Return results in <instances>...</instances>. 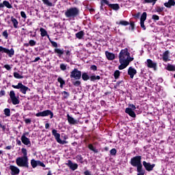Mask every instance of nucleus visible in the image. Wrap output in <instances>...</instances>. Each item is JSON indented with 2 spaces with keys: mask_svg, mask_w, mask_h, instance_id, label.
Returning a JSON list of instances; mask_svg holds the SVG:
<instances>
[{
  "mask_svg": "<svg viewBox=\"0 0 175 175\" xmlns=\"http://www.w3.org/2000/svg\"><path fill=\"white\" fill-rule=\"evenodd\" d=\"M119 63L120 65L118 66L119 70L125 69L126 66L132 62V57H131V53L128 51V48L122 49L118 55Z\"/></svg>",
  "mask_w": 175,
  "mask_h": 175,
  "instance_id": "obj_1",
  "label": "nucleus"
},
{
  "mask_svg": "<svg viewBox=\"0 0 175 175\" xmlns=\"http://www.w3.org/2000/svg\"><path fill=\"white\" fill-rule=\"evenodd\" d=\"M21 152L23 154V157H18L16 159V163L19 167H25L26 169H29V163L28 162V152L27 149L23 148L21 149Z\"/></svg>",
  "mask_w": 175,
  "mask_h": 175,
  "instance_id": "obj_2",
  "label": "nucleus"
},
{
  "mask_svg": "<svg viewBox=\"0 0 175 175\" xmlns=\"http://www.w3.org/2000/svg\"><path fill=\"white\" fill-rule=\"evenodd\" d=\"M71 82L75 87H80L81 85V71L77 68H74L70 74Z\"/></svg>",
  "mask_w": 175,
  "mask_h": 175,
  "instance_id": "obj_3",
  "label": "nucleus"
},
{
  "mask_svg": "<svg viewBox=\"0 0 175 175\" xmlns=\"http://www.w3.org/2000/svg\"><path fill=\"white\" fill-rule=\"evenodd\" d=\"M79 14H80V10L76 7L67 9L64 13V16L69 20H75V18H76Z\"/></svg>",
  "mask_w": 175,
  "mask_h": 175,
  "instance_id": "obj_4",
  "label": "nucleus"
},
{
  "mask_svg": "<svg viewBox=\"0 0 175 175\" xmlns=\"http://www.w3.org/2000/svg\"><path fill=\"white\" fill-rule=\"evenodd\" d=\"M54 53L55 54H57L59 58H62V55H64V54H66V57L65 58V61H67V62L69 61V57H70V51L69 50L64 51V49H61L58 48H55Z\"/></svg>",
  "mask_w": 175,
  "mask_h": 175,
  "instance_id": "obj_5",
  "label": "nucleus"
},
{
  "mask_svg": "<svg viewBox=\"0 0 175 175\" xmlns=\"http://www.w3.org/2000/svg\"><path fill=\"white\" fill-rule=\"evenodd\" d=\"M12 87L15 90H19L20 92L23 94V95H25L27 94V91H31V89H29V88L27 87L25 85H23L21 82H19L16 85H12Z\"/></svg>",
  "mask_w": 175,
  "mask_h": 175,
  "instance_id": "obj_6",
  "label": "nucleus"
},
{
  "mask_svg": "<svg viewBox=\"0 0 175 175\" xmlns=\"http://www.w3.org/2000/svg\"><path fill=\"white\" fill-rule=\"evenodd\" d=\"M9 96L11 99L12 105H20V96H16V92H14V90H11L10 92Z\"/></svg>",
  "mask_w": 175,
  "mask_h": 175,
  "instance_id": "obj_7",
  "label": "nucleus"
},
{
  "mask_svg": "<svg viewBox=\"0 0 175 175\" xmlns=\"http://www.w3.org/2000/svg\"><path fill=\"white\" fill-rule=\"evenodd\" d=\"M0 53H5V54H7L10 58H12L13 55H14V49L13 48H11L10 49L5 48L2 46H0ZM1 55V53H0Z\"/></svg>",
  "mask_w": 175,
  "mask_h": 175,
  "instance_id": "obj_8",
  "label": "nucleus"
},
{
  "mask_svg": "<svg viewBox=\"0 0 175 175\" xmlns=\"http://www.w3.org/2000/svg\"><path fill=\"white\" fill-rule=\"evenodd\" d=\"M49 116H50V118H53V117H54V113L49 109L36 113V117H47Z\"/></svg>",
  "mask_w": 175,
  "mask_h": 175,
  "instance_id": "obj_9",
  "label": "nucleus"
},
{
  "mask_svg": "<svg viewBox=\"0 0 175 175\" xmlns=\"http://www.w3.org/2000/svg\"><path fill=\"white\" fill-rule=\"evenodd\" d=\"M142 156H135L132 158V166L137 167L142 165Z\"/></svg>",
  "mask_w": 175,
  "mask_h": 175,
  "instance_id": "obj_10",
  "label": "nucleus"
},
{
  "mask_svg": "<svg viewBox=\"0 0 175 175\" xmlns=\"http://www.w3.org/2000/svg\"><path fill=\"white\" fill-rule=\"evenodd\" d=\"M28 134V133H24L21 136V140L23 144L27 146V147H31V140H29V138L27 137V135Z\"/></svg>",
  "mask_w": 175,
  "mask_h": 175,
  "instance_id": "obj_11",
  "label": "nucleus"
},
{
  "mask_svg": "<svg viewBox=\"0 0 175 175\" xmlns=\"http://www.w3.org/2000/svg\"><path fill=\"white\" fill-rule=\"evenodd\" d=\"M52 135H53V136H54L56 142H57L59 143V144H65V141H62V139H61V134L57 133V130L53 129Z\"/></svg>",
  "mask_w": 175,
  "mask_h": 175,
  "instance_id": "obj_12",
  "label": "nucleus"
},
{
  "mask_svg": "<svg viewBox=\"0 0 175 175\" xmlns=\"http://www.w3.org/2000/svg\"><path fill=\"white\" fill-rule=\"evenodd\" d=\"M143 166L145 167L147 172H152L154 167H155V164H151V163H147V161H144L142 162Z\"/></svg>",
  "mask_w": 175,
  "mask_h": 175,
  "instance_id": "obj_13",
  "label": "nucleus"
},
{
  "mask_svg": "<svg viewBox=\"0 0 175 175\" xmlns=\"http://www.w3.org/2000/svg\"><path fill=\"white\" fill-rule=\"evenodd\" d=\"M145 64H146V66H148L150 69H154V70H157V66H158V64L155 62H153L151 59H148Z\"/></svg>",
  "mask_w": 175,
  "mask_h": 175,
  "instance_id": "obj_14",
  "label": "nucleus"
},
{
  "mask_svg": "<svg viewBox=\"0 0 175 175\" xmlns=\"http://www.w3.org/2000/svg\"><path fill=\"white\" fill-rule=\"evenodd\" d=\"M146 20H147V12H143L140 18V25L144 31H146V25H144V21H146Z\"/></svg>",
  "mask_w": 175,
  "mask_h": 175,
  "instance_id": "obj_15",
  "label": "nucleus"
},
{
  "mask_svg": "<svg viewBox=\"0 0 175 175\" xmlns=\"http://www.w3.org/2000/svg\"><path fill=\"white\" fill-rule=\"evenodd\" d=\"M136 114H142V110L139 107H136V106L132 105V118H136Z\"/></svg>",
  "mask_w": 175,
  "mask_h": 175,
  "instance_id": "obj_16",
  "label": "nucleus"
},
{
  "mask_svg": "<svg viewBox=\"0 0 175 175\" xmlns=\"http://www.w3.org/2000/svg\"><path fill=\"white\" fill-rule=\"evenodd\" d=\"M66 165L68 166V167L73 172L77 170V169L79 167V165L77 163H73V162H72L70 160H68Z\"/></svg>",
  "mask_w": 175,
  "mask_h": 175,
  "instance_id": "obj_17",
  "label": "nucleus"
},
{
  "mask_svg": "<svg viewBox=\"0 0 175 175\" xmlns=\"http://www.w3.org/2000/svg\"><path fill=\"white\" fill-rule=\"evenodd\" d=\"M10 169L11 170L12 175H16L20 174V169L14 165H10Z\"/></svg>",
  "mask_w": 175,
  "mask_h": 175,
  "instance_id": "obj_18",
  "label": "nucleus"
},
{
  "mask_svg": "<svg viewBox=\"0 0 175 175\" xmlns=\"http://www.w3.org/2000/svg\"><path fill=\"white\" fill-rule=\"evenodd\" d=\"M105 55L109 61H113L116 59V55L113 53H110L108 51H105Z\"/></svg>",
  "mask_w": 175,
  "mask_h": 175,
  "instance_id": "obj_19",
  "label": "nucleus"
},
{
  "mask_svg": "<svg viewBox=\"0 0 175 175\" xmlns=\"http://www.w3.org/2000/svg\"><path fill=\"white\" fill-rule=\"evenodd\" d=\"M137 175H144L146 174V170L143 168V165L137 166Z\"/></svg>",
  "mask_w": 175,
  "mask_h": 175,
  "instance_id": "obj_20",
  "label": "nucleus"
},
{
  "mask_svg": "<svg viewBox=\"0 0 175 175\" xmlns=\"http://www.w3.org/2000/svg\"><path fill=\"white\" fill-rule=\"evenodd\" d=\"M40 36H42V38H44V36H46L48 38V39L50 40V35H49L47 33V31L46 29H44V28L41 27L40 29Z\"/></svg>",
  "mask_w": 175,
  "mask_h": 175,
  "instance_id": "obj_21",
  "label": "nucleus"
},
{
  "mask_svg": "<svg viewBox=\"0 0 175 175\" xmlns=\"http://www.w3.org/2000/svg\"><path fill=\"white\" fill-rule=\"evenodd\" d=\"M67 120L70 124L75 125V124H78L77 120H75V118L70 116L69 114H67Z\"/></svg>",
  "mask_w": 175,
  "mask_h": 175,
  "instance_id": "obj_22",
  "label": "nucleus"
},
{
  "mask_svg": "<svg viewBox=\"0 0 175 175\" xmlns=\"http://www.w3.org/2000/svg\"><path fill=\"white\" fill-rule=\"evenodd\" d=\"M118 25H123L124 27H126L127 25H131L132 27V21H130V23L126 21H120V22H116Z\"/></svg>",
  "mask_w": 175,
  "mask_h": 175,
  "instance_id": "obj_23",
  "label": "nucleus"
},
{
  "mask_svg": "<svg viewBox=\"0 0 175 175\" xmlns=\"http://www.w3.org/2000/svg\"><path fill=\"white\" fill-rule=\"evenodd\" d=\"M108 6L109 8H110V9H112V10H115V12L120 10V5L118 3H114V4L109 3Z\"/></svg>",
  "mask_w": 175,
  "mask_h": 175,
  "instance_id": "obj_24",
  "label": "nucleus"
},
{
  "mask_svg": "<svg viewBox=\"0 0 175 175\" xmlns=\"http://www.w3.org/2000/svg\"><path fill=\"white\" fill-rule=\"evenodd\" d=\"M164 6H165V8H168V9H170L172 6H175V1L169 0L168 2L164 3Z\"/></svg>",
  "mask_w": 175,
  "mask_h": 175,
  "instance_id": "obj_25",
  "label": "nucleus"
},
{
  "mask_svg": "<svg viewBox=\"0 0 175 175\" xmlns=\"http://www.w3.org/2000/svg\"><path fill=\"white\" fill-rule=\"evenodd\" d=\"M170 51H166L163 53V61H164V62H167V61H170V59H169V54H170Z\"/></svg>",
  "mask_w": 175,
  "mask_h": 175,
  "instance_id": "obj_26",
  "label": "nucleus"
},
{
  "mask_svg": "<svg viewBox=\"0 0 175 175\" xmlns=\"http://www.w3.org/2000/svg\"><path fill=\"white\" fill-rule=\"evenodd\" d=\"M11 22L13 24L14 28L17 29V28H18V21H17L14 16H11Z\"/></svg>",
  "mask_w": 175,
  "mask_h": 175,
  "instance_id": "obj_27",
  "label": "nucleus"
},
{
  "mask_svg": "<svg viewBox=\"0 0 175 175\" xmlns=\"http://www.w3.org/2000/svg\"><path fill=\"white\" fill-rule=\"evenodd\" d=\"M81 78H82V80H83V81H88V80H90L91 77L88 75V72H83L81 73Z\"/></svg>",
  "mask_w": 175,
  "mask_h": 175,
  "instance_id": "obj_28",
  "label": "nucleus"
},
{
  "mask_svg": "<svg viewBox=\"0 0 175 175\" xmlns=\"http://www.w3.org/2000/svg\"><path fill=\"white\" fill-rule=\"evenodd\" d=\"M88 148L89 150H90V151H93L94 154H98V152H99V150L96 149V147L94 146L92 144H90Z\"/></svg>",
  "mask_w": 175,
  "mask_h": 175,
  "instance_id": "obj_29",
  "label": "nucleus"
},
{
  "mask_svg": "<svg viewBox=\"0 0 175 175\" xmlns=\"http://www.w3.org/2000/svg\"><path fill=\"white\" fill-rule=\"evenodd\" d=\"M84 35H85V33H84V31H80L77 33H75V36L77 39H79V40L83 39V38H84Z\"/></svg>",
  "mask_w": 175,
  "mask_h": 175,
  "instance_id": "obj_30",
  "label": "nucleus"
},
{
  "mask_svg": "<svg viewBox=\"0 0 175 175\" xmlns=\"http://www.w3.org/2000/svg\"><path fill=\"white\" fill-rule=\"evenodd\" d=\"M76 161L77 162H79V163H84V158H83V156L81 154H77L76 156Z\"/></svg>",
  "mask_w": 175,
  "mask_h": 175,
  "instance_id": "obj_31",
  "label": "nucleus"
},
{
  "mask_svg": "<svg viewBox=\"0 0 175 175\" xmlns=\"http://www.w3.org/2000/svg\"><path fill=\"white\" fill-rule=\"evenodd\" d=\"M166 70H168L169 72H175V66L174 65H172L170 64H168L167 67L165 68Z\"/></svg>",
  "mask_w": 175,
  "mask_h": 175,
  "instance_id": "obj_32",
  "label": "nucleus"
},
{
  "mask_svg": "<svg viewBox=\"0 0 175 175\" xmlns=\"http://www.w3.org/2000/svg\"><path fill=\"white\" fill-rule=\"evenodd\" d=\"M57 81L60 84V88H64V85H65V81L62 77H58Z\"/></svg>",
  "mask_w": 175,
  "mask_h": 175,
  "instance_id": "obj_33",
  "label": "nucleus"
},
{
  "mask_svg": "<svg viewBox=\"0 0 175 175\" xmlns=\"http://www.w3.org/2000/svg\"><path fill=\"white\" fill-rule=\"evenodd\" d=\"M100 79V76L99 75H91L90 76V81L95 82L96 80H99Z\"/></svg>",
  "mask_w": 175,
  "mask_h": 175,
  "instance_id": "obj_34",
  "label": "nucleus"
},
{
  "mask_svg": "<svg viewBox=\"0 0 175 175\" xmlns=\"http://www.w3.org/2000/svg\"><path fill=\"white\" fill-rule=\"evenodd\" d=\"M38 161H36L35 159H31L30 161V163L33 167V169H35V167H37L38 165Z\"/></svg>",
  "mask_w": 175,
  "mask_h": 175,
  "instance_id": "obj_35",
  "label": "nucleus"
},
{
  "mask_svg": "<svg viewBox=\"0 0 175 175\" xmlns=\"http://www.w3.org/2000/svg\"><path fill=\"white\" fill-rule=\"evenodd\" d=\"M155 10H156L157 13H162V12H163V10H165V7L157 6L155 8Z\"/></svg>",
  "mask_w": 175,
  "mask_h": 175,
  "instance_id": "obj_36",
  "label": "nucleus"
},
{
  "mask_svg": "<svg viewBox=\"0 0 175 175\" xmlns=\"http://www.w3.org/2000/svg\"><path fill=\"white\" fill-rule=\"evenodd\" d=\"M3 5L4 6H5V8H7L8 9H12V8H13L12 6V4H10V3L8 1H3Z\"/></svg>",
  "mask_w": 175,
  "mask_h": 175,
  "instance_id": "obj_37",
  "label": "nucleus"
},
{
  "mask_svg": "<svg viewBox=\"0 0 175 175\" xmlns=\"http://www.w3.org/2000/svg\"><path fill=\"white\" fill-rule=\"evenodd\" d=\"M4 115L6 116V117H10V109L5 108L3 110Z\"/></svg>",
  "mask_w": 175,
  "mask_h": 175,
  "instance_id": "obj_38",
  "label": "nucleus"
},
{
  "mask_svg": "<svg viewBox=\"0 0 175 175\" xmlns=\"http://www.w3.org/2000/svg\"><path fill=\"white\" fill-rule=\"evenodd\" d=\"M113 76H114V78H115L116 80H117L118 79H120V70H116L114 72Z\"/></svg>",
  "mask_w": 175,
  "mask_h": 175,
  "instance_id": "obj_39",
  "label": "nucleus"
},
{
  "mask_svg": "<svg viewBox=\"0 0 175 175\" xmlns=\"http://www.w3.org/2000/svg\"><path fill=\"white\" fill-rule=\"evenodd\" d=\"M157 1L158 0H144L143 3H152L154 5L157 3Z\"/></svg>",
  "mask_w": 175,
  "mask_h": 175,
  "instance_id": "obj_40",
  "label": "nucleus"
},
{
  "mask_svg": "<svg viewBox=\"0 0 175 175\" xmlns=\"http://www.w3.org/2000/svg\"><path fill=\"white\" fill-rule=\"evenodd\" d=\"M110 155H111L112 157H116V155H117V149L116 148H112L110 151H109Z\"/></svg>",
  "mask_w": 175,
  "mask_h": 175,
  "instance_id": "obj_41",
  "label": "nucleus"
},
{
  "mask_svg": "<svg viewBox=\"0 0 175 175\" xmlns=\"http://www.w3.org/2000/svg\"><path fill=\"white\" fill-rule=\"evenodd\" d=\"M44 5H46V6H53V3L50 2L49 0H42Z\"/></svg>",
  "mask_w": 175,
  "mask_h": 175,
  "instance_id": "obj_42",
  "label": "nucleus"
},
{
  "mask_svg": "<svg viewBox=\"0 0 175 175\" xmlns=\"http://www.w3.org/2000/svg\"><path fill=\"white\" fill-rule=\"evenodd\" d=\"M14 77L15 79H24V77L22 75H20V74H18V72H14Z\"/></svg>",
  "mask_w": 175,
  "mask_h": 175,
  "instance_id": "obj_43",
  "label": "nucleus"
},
{
  "mask_svg": "<svg viewBox=\"0 0 175 175\" xmlns=\"http://www.w3.org/2000/svg\"><path fill=\"white\" fill-rule=\"evenodd\" d=\"M62 94L63 95V98L64 99H68L69 98V92L66 91H64L63 92H62Z\"/></svg>",
  "mask_w": 175,
  "mask_h": 175,
  "instance_id": "obj_44",
  "label": "nucleus"
},
{
  "mask_svg": "<svg viewBox=\"0 0 175 175\" xmlns=\"http://www.w3.org/2000/svg\"><path fill=\"white\" fill-rule=\"evenodd\" d=\"M125 113H126V114H129L130 117H132V108H126L125 110Z\"/></svg>",
  "mask_w": 175,
  "mask_h": 175,
  "instance_id": "obj_45",
  "label": "nucleus"
},
{
  "mask_svg": "<svg viewBox=\"0 0 175 175\" xmlns=\"http://www.w3.org/2000/svg\"><path fill=\"white\" fill-rule=\"evenodd\" d=\"M49 40L51 42V44H52V47H55V49H57L58 44L55 41H53L51 39Z\"/></svg>",
  "mask_w": 175,
  "mask_h": 175,
  "instance_id": "obj_46",
  "label": "nucleus"
},
{
  "mask_svg": "<svg viewBox=\"0 0 175 175\" xmlns=\"http://www.w3.org/2000/svg\"><path fill=\"white\" fill-rule=\"evenodd\" d=\"M29 44L31 46V47H33V46H36V41L33 40H30L29 41Z\"/></svg>",
  "mask_w": 175,
  "mask_h": 175,
  "instance_id": "obj_47",
  "label": "nucleus"
},
{
  "mask_svg": "<svg viewBox=\"0 0 175 175\" xmlns=\"http://www.w3.org/2000/svg\"><path fill=\"white\" fill-rule=\"evenodd\" d=\"M2 36L5 38V39H8V38H9V33H8V30H5L2 33Z\"/></svg>",
  "mask_w": 175,
  "mask_h": 175,
  "instance_id": "obj_48",
  "label": "nucleus"
},
{
  "mask_svg": "<svg viewBox=\"0 0 175 175\" xmlns=\"http://www.w3.org/2000/svg\"><path fill=\"white\" fill-rule=\"evenodd\" d=\"M66 66H67L66 64H61L59 66V68H60L61 70L65 71V70H66Z\"/></svg>",
  "mask_w": 175,
  "mask_h": 175,
  "instance_id": "obj_49",
  "label": "nucleus"
},
{
  "mask_svg": "<svg viewBox=\"0 0 175 175\" xmlns=\"http://www.w3.org/2000/svg\"><path fill=\"white\" fill-rule=\"evenodd\" d=\"M152 20H154V21H159V16L157 15V14H153L152 16Z\"/></svg>",
  "mask_w": 175,
  "mask_h": 175,
  "instance_id": "obj_50",
  "label": "nucleus"
},
{
  "mask_svg": "<svg viewBox=\"0 0 175 175\" xmlns=\"http://www.w3.org/2000/svg\"><path fill=\"white\" fill-rule=\"evenodd\" d=\"M107 5V6H109V5L110 4V3L109 2V1L107 0H100V5Z\"/></svg>",
  "mask_w": 175,
  "mask_h": 175,
  "instance_id": "obj_51",
  "label": "nucleus"
},
{
  "mask_svg": "<svg viewBox=\"0 0 175 175\" xmlns=\"http://www.w3.org/2000/svg\"><path fill=\"white\" fill-rule=\"evenodd\" d=\"M90 70H93L94 72H96V70H98V67L96 65H92L90 66Z\"/></svg>",
  "mask_w": 175,
  "mask_h": 175,
  "instance_id": "obj_52",
  "label": "nucleus"
},
{
  "mask_svg": "<svg viewBox=\"0 0 175 175\" xmlns=\"http://www.w3.org/2000/svg\"><path fill=\"white\" fill-rule=\"evenodd\" d=\"M128 75H130L131 79H132V66L129 68Z\"/></svg>",
  "mask_w": 175,
  "mask_h": 175,
  "instance_id": "obj_53",
  "label": "nucleus"
},
{
  "mask_svg": "<svg viewBox=\"0 0 175 175\" xmlns=\"http://www.w3.org/2000/svg\"><path fill=\"white\" fill-rule=\"evenodd\" d=\"M21 16L23 18H27V14H25V12H24V11L21 12Z\"/></svg>",
  "mask_w": 175,
  "mask_h": 175,
  "instance_id": "obj_54",
  "label": "nucleus"
},
{
  "mask_svg": "<svg viewBox=\"0 0 175 175\" xmlns=\"http://www.w3.org/2000/svg\"><path fill=\"white\" fill-rule=\"evenodd\" d=\"M38 166H41V167H46V165H44L43 162L38 161Z\"/></svg>",
  "mask_w": 175,
  "mask_h": 175,
  "instance_id": "obj_55",
  "label": "nucleus"
},
{
  "mask_svg": "<svg viewBox=\"0 0 175 175\" xmlns=\"http://www.w3.org/2000/svg\"><path fill=\"white\" fill-rule=\"evenodd\" d=\"M5 94H6V92H5L4 90H1L0 91V98L2 96H5Z\"/></svg>",
  "mask_w": 175,
  "mask_h": 175,
  "instance_id": "obj_56",
  "label": "nucleus"
},
{
  "mask_svg": "<svg viewBox=\"0 0 175 175\" xmlns=\"http://www.w3.org/2000/svg\"><path fill=\"white\" fill-rule=\"evenodd\" d=\"M3 68H5V69H6L7 70H10L12 69V67H10V65L9 64L4 65Z\"/></svg>",
  "mask_w": 175,
  "mask_h": 175,
  "instance_id": "obj_57",
  "label": "nucleus"
},
{
  "mask_svg": "<svg viewBox=\"0 0 175 175\" xmlns=\"http://www.w3.org/2000/svg\"><path fill=\"white\" fill-rule=\"evenodd\" d=\"M86 9H88V10H89V12L92 14V13H94V12H95V10L94 8H90L88 7H86Z\"/></svg>",
  "mask_w": 175,
  "mask_h": 175,
  "instance_id": "obj_58",
  "label": "nucleus"
},
{
  "mask_svg": "<svg viewBox=\"0 0 175 175\" xmlns=\"http://www.w3.org/2000/svg\"><path fill=\"white\" fill-rule=\"evenodd\" d=\"M137 71L135 68H132V79H133V77L135 76V75H136Z\"/></svg>",
  "mask_w": 175,
  "mask_h": 175,
  "instance_id": "obj_59",
  "label": "nucleus"
},
{
  "mask_svg": "<svg viewBox=\"0 0 175 175\" xmlns=\"http://www.w3.org/2000/svg\"><path fill=\"white\" fill-rule=\"evenodd\" d=\"M25 124H31V120L29 118L25 119Z\"/></svg>",
  "mask_w": 175,
  "mask_h": 175,
  "instance_id": "obj_60",
  "label": "nucleus"
},
{
  "mask_svg": "<svg viewBox=\"0 0 175 175\" xmlns=\"http://www.w3.org/2000/svg\"><path fill=\"white\" fill-rule=\"evenodd\" d=\"M133 16L135 17V18H139L140 17V12H138L135 15L133 14Z\"/></svg>",
  "mask_w": 175,
  "mask_h": 175,
  "instance_id": "obj_61",
  "label": "nucleus"
},
{
  "mask_svg": "<svg viewBox=\"0 0 175 175\" xmlns=\"http://www.w3.org/2000/svg\"><path fill=\"white\" fill-rule=\"evenodd\" d=\"M83 174H85V175H92L91 172L90 171H88V170L85 171L83 172Z\"/></svg>",
  "mask_w": 175,
  "mask_h": 175,
  "instance_id": "obj_62",
  "label": "nucleus"
},
{
  "mask_svg": "<svg viewBox=\"0 0 175 175\" xmlns=\"http://www.w3.org/2000/svg\"><path fill=\"white\" fill-rule=\"evenodd\" d=\"M40 59V57H37L34 60L32 61V62H38V61H39Z\"/></svg>",
  "mask_w": 175,
  "mask_h": 175,
  "instance_id": "obj_63",
  "label": "nucleus"
},
{
  "mask_svg": "<svg viewBox=\"0 0 175 175\" xmlns=\"http://www.w3.org/2000/svg\"><path fill=\"white\" fill-rule=\"evenodd\" d=\"M16 144H18V146H21V141L19 139H16Z\"/></svg>",
  "mask_w": 175,
  "mask_h": 175,
  "instance_id": "obj_64",
  "label": "nucleus"
}]
</instances>
